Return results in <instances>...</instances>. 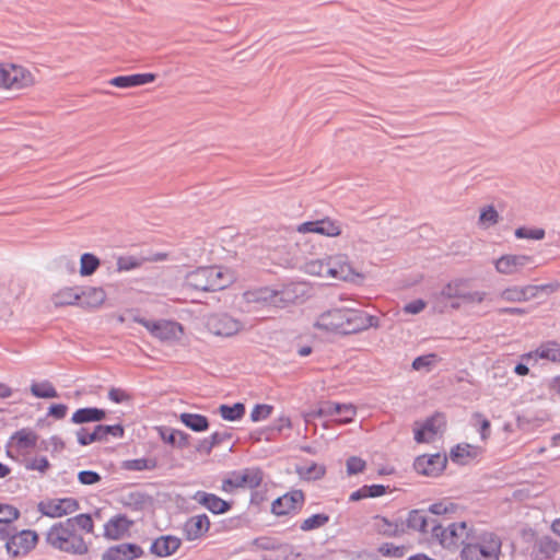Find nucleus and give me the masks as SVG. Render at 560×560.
Instances as JSON below:
<instances>
[{
	"mask_svg": "<svg viewBox=\"0 0 560 560\" xmlns=\"http://www.w3.org/2000/svg\"><path fill=\"white\" fill-rule=\"evenodd\" d=\"M179 419L187 428L195 432H203L209 428V421L202 415L184 412L179 416Z\"/></svg>",
	"mask_w": 560,
	"mask_h": 560,
	"instance_id": "f704fd0d",
	"label": "nucleus"
},
{
	"mask_svg": "<svg viewBox=\"0 0 560 560\" xmlns=\"http://www.w3.org/2000/svg\"><path fill=\"white\" fill-rule=\"evenodd\" d=\"M533 261L530 256L526 255H503L495 260V270L502 275H513L521 271Z\"/></svg>",
	"mask_w": 560,
	"mask_h": 560,
	"instance_id": "aec40b11",
	"label": "nucleus"
},
{
	"mask_svg": "<svg viewBox=\"0 0 560 560\" xmlns=\"http://www.w3.org/2000/svg\"><path fill=\"white\" fill-rule=\"evenodd\" d=\"M557 542L552 541L549 538H545L540 540V551L546 553V556L550 557L552 553L557 551Z\"/></svg>",
	"mask_w": 560,
	"mask_h": 560,
	"instance_id": "338daca9",
	"label": "nucleus"
},
{
	"mask_svg": "<svg viewBox=\"0 0 560 560\" xmlns=\"http://www.w3.org/2000/svg\"><path fill=\"white\" fill-rule=\"evenodd\" d=\"M220 416L228 421L240 420L245 413V406L242 402H236L233 406L221 405L219 407Z\"/></svg>",
	"mask_w": 560,
	"mask_h": 560,
	"instance_id": "4c0bfd02",
	"label": "nucleus"
},
{
	"mask_svg": "<svg viewBox=\"0 0 560 560\" xmlns=\"http://www.w3.org/2000/svg\"><path fill=\"white\" fill-rule=\"evenodd\" d=\"M454 510L453 504L446 502H438L429 508V512L433 515H443Z\"/></svg>",
	"mask_w": 560,
	"mask_h": 560,
	"instance_id": "e2e57ef3",
	"label": "nucleus"
},
{
	"mask_svg": "<svg viewBox=\"0 0 560 560\" xmlns=\"http://www.w3.org/2000/svg\"><path fill=\"white\" fill-rule=\"evenodd\" d=\"M180 545V539L175 536H161L151 544L150 552L156 557L165 558L174 555Z\"/></svg>",
	"mask_w": 560,
	"mask_h": 560,
	"instance_id": "5701e85b",
	"label": "nucleus"
},
{
	"mask_svg": "<svg viewBox=\"0 0 560 560\" xmlns=\"http://www.w3.org/2000/svg\"><path fill=\"white\" fill-rule=\"evenodd\" d=\"M515 236L517 238L542 240L545 231L542 229L518 228L515 230Z\"/></svg>",
	"mask_w": 560,
	"mask_h": 560,
	"instance_id": "603ef678",
	"label": "nucleus"
},
{
	"mask_svg": "<svg viewBox=\"0 0 560 560\" xmlns=\"http://www.w3.org/2000/svg\"><path fill=\"white\" fill-rule=\"evenodd\" d=\"M33 74L21 66L0 63V88L22 90L34 84Z\"/></svg>",
	"mask_w": 560,
	"mask_h": 560,
	"instance_id": "423d86ee",
	"label": "nucleus"
},
{
	"mask_svg": "<svg viewBox=\"0 0 560 560\" xmlns=\"http://www.w3.org/2000/svg\"><path fill=\"white\" fill-rule=\"evenodd\" d=\"M192 500L214 514L225 513L231 509V504L228 501L205 491H197L194 494Z\"/></svg>",
	"mask_w": 560,
	"mask_h": 560,
	"instance_id": "b1692460",
	"label": "nucleus"
},
{
	"mask_svg": "<svg viewBox=\"0 0 560 560\" xmlns=\"http://www.w3.org/2000/svg\"><path fill=\"white\" fill-rule=\"evenodd\" d=\"M31 392L38 398H56L58 393L49 382L35 383L31 386Z\"/></svg>",
	"mask_w": 560,
	"mask_h": 560,
	"instance_id": "37998d69",
	"label": "nucleus"
},
{
	"mask_svg": "<svg viewBox=\"0 0 560 560\" xmlns=\"http://www.w3.org/2000/svg\"><path fill=\"white\" fill-rule=\"evenodd\" d=\"M480 453V447L470 444H458L451 451V459L459 464H466V458H475Z\"/></svg>",
	"mask_w": 560,
	"mask_h": 560,
	"instance_id": "c9c22d12",
	"label": "nucleus"
},
{
	"mask_svg": "<svg viewBox=\"0 0 560 560\" xmlns=\"http://www.w3.org/2000/svg\"><path fill=\"white\" fill-rule=\"evenodd\" d=\"M234 280L233 275L221 267H202L185 278V285L197 291H220L229 287Z\"/></svg>",
	"mask_w": 560,
	"mask_h": 560,
	"instance_id": "20e7f679",
	"label": "nucleus"
},
{
	"mask_svg": "<svg viewBox=\"0 0 560 560\" xmlns=\"http://www.w3.org/2000/svg\"><path fill=\"white\" fill-rule=\"evenodd\" d=\"M329 521V516L327 514L320 513V514H314L307 518H305L302 524L300 525V528L303 532L313 530L316 528H319L324 525H326Z\"/></svg>",
	"mask_w": 560,
	"mask_h": 560,
	"instance_id": "a18cd8bd",
	"label": "nucleus"
},
{
	"mask_svg": "<svg viewBox=\"0 0 560 560\" xmlns=\"http://www.w3.org/2000/svg\"><path fill=\"white\" fill-rule=\"evenodd\" d=\"M472 526H468L466 522L451 523L447 526H443L436 521H432V536L439 540L444 548H459L466 546L471 532Z\"/></svg>",
	"mask_w": 560,
	"mask_h": 560,
	"instance_id": "39448f33",
	"label": "nucleus"
},
{
	"mask_svg": "<svg viewBox=\"0 0 560 560\" xmlns=\"http://www.w3.org/2000/svg\"><path fill=\"white\" fill-rule=\"evenodd\" d=\"M425 306H427V303L423 300L418 299V300L407 303L404 306V312L407 314L416 315V314L421 313L425 308Z\"/></svg>",
	"mask_w": 560,
	"mask_h": 560,
	"instance_id": "680f3d73",
	"label": "nucleus"
},
{
	"mask_svg": "<svg viewBox=\"0 0 560 560\" xmlns=\"http://www.w3.org/2000/svg\"><path fill=\"white\" fill-rule=\"evenodd\" d=\"M19 511L9 504H0V524H4V527L8 526L11 522L15 521L19 517Z\"/></svg>",
	"mask_w": 560,
	"mask_h": 560,
	"instance_id": "8fccbe9b",
	"label": "nucleus"
},
{
	"mask_svg": "<svg viewBox=\"0 0 560 560\" xmlns=\"http://www.w3.org/2000/svg\"><path fill=\"white\" fill-rule=\"evenodd\" d=\"M468 285L466 279H455L445 284L442 290L433 296V310L438 313H444L446 307V301L448 300H460L462 291L464 287Z\"/></svg>",
	"mask_w": 560,
	"mask_h": 560,
	"instance_id": "4468645a",
	"label": "nucleus"
},
{
	"mask_svg": "<svg viewBox=\"0 0 560 560\" xmlns=\"http://www.w3.org/2000/svg\"><path fill=\"white\" fill-rule=\"evenodd\" d=\"M207 325L212 334L222 337L234 336L243 329V324L229 314L211 315L207 320Z\"/></svg>",
	"mask_w": 560,
	"mask_h": 560,
	"instance_id": "9b49d317",
	"label": "nucleus"
},
{
	"mask_svg": "<svg viewBox=\"0 0 560 560\" xmlns=\"http://www.w3.org/2000/svg\"><path fill=\"white\" fill-rule=\"evenodd\" d=\"M476 424H479V431L482 440H486L490 434V422L486 418L482 417L481 413H475L472 416Z\"/></svg>",
	"mask_w": 560,
	"mask_h": 560,
	"instance_id": "052dcab7",
	"label": "nucleus"
},
{
	"mask_svg": "<svg viewBox=\"0 0 560 560\" xmlns=\"http://www.w3.org/2000/svg\"><path fill=\"white\" fill-rule=\"evenodd\" d=\"M38 536L33 530H22L9 537L5 548L12 557L24 556L30 552L37 542Z\"/></svg>",
	"mask_w": 560,
	"mask_h": 560,
	"instance_id": "ddd939ff",
	"label": "nucleus"
},
{
	"mask_svg": "<svg viewBox=\"0 0 560 560\" xmlns=\"http://www.w3.org/2000/svg\"><path fill=\"white\" fill-rule=\"evenodd\" d=\"M432 521L436 520L430 517L424 510H412L407 517V526L424 534L432 533Z\"/></svg>",
	"mask_w": 560,
	"mask_h": 560,
	"instance_id": "cd10ccee",
	"label": "nucleus"
},
{
	"mask_svg": "<svg viewBox=\"0 0 560 560\" xmlns=\"http://www.w3.org/2000/svg\"><path fill=\"white\" fill-rule=\"evenodd\" d=\"M106 416V412L103 409L90 407V408H81L78 409L71 418V421L75 424L88 423V422H98L103 420Z\"/></svg>",
	"mask_w": 560,
	"mask_h": 560,
	"instance_id": "72a5a7b5",
	"label": "nucleus"
},
{
	"mask_svg": "<svg viewBox=\"0 0 560 560\" xmlns=\"http://www.w3.org/2000/svg\"><path fill=\"white\" fill-rule=\"evenodd\" d=\"M262 481V474L259 469H244L231 472L222 481V491L233 492L235 489H255Z\"/></svg>",
	"mask_w": 560,
	"mask_h": 560,
	"instance_id": "0eeeda50",
	"label": "nucleus"
},
{
	"mask_svg": "<svg viewBox=\"0 0 560 560\" xmlns=\"http://www.w3.org/2000/svg\"><path fill=\"white\" fill-rule=\"evenodd\" d=\"M210 527V521L206 514L196 515L188 518L183 527L187 540H196L202 537Z\"/></svg>",
	"mask_w": 560,
	"mask_h": 560,
	"instance_id": "412c9836",
	"label": "nucleus"
},
{
	"mask_svg": "<svg viewBox=\"0 0 560 560\" xmlns=\"http://www.w3.org/2000/svg\"><path fill=\"white\" fill-rule=\"evenodd\" d=\"M304 493L301 490H293L278 498L272 502L271 511L276 515H287L302 508Z\"/></svg>",
	"mask_w": 560,
	"mask_h": 560,
	"instance_id": "f3484780",
	"label": "nucleus"
},
{
	"mask_svg": "<svg viewBox=\"0 0 560 560\" xmlns=\"http://www.w3.org/2000/svg\"><path fill=\"white\" fill-rule=\"evenodd\" d=\"M243 299L247 304L270 305L276 307L275 289L269 287L245 291Z\"/></svg>",
	"mask_w": 560,
	"mask_h": 560,
	"instance_id": "a878e982",
	"label": "nucleus"
},
{
	"mask_svg": "<svg viewBox=\"0 0 560 560\" xmlns=\"http://www.w3.org/2000/svg\"><path fill=\"white\" fill-rule=\"evenodd\" d=\"M498 221H499L498 211L492 206H487L480 212L478 224L483 229H488V228L497 224Z\"/></svg>",
	"mask_w": 560,
	"mask_h": 560,
	"instance_id": "c03bdc74",
	"label": "nucleus"
},
{
	"mask_svg": "<svg viewBox=\"0 0 560 560\" xmlns=\"http://www.w3.org/2000/svg\"><path fill=\"white\" fill-rule=\"evenodd\" d=\"M364 468H365V462L363 459H361L360 457L352 456V457L348 458L347 472L349 475L359 474V472L363 471Z\"/></svg>",
	"mask_w": 560,
	"mask_h": 560,
	"instance_id": "4d7b16f0",
	"label": "nucleus"
},
{
	"mask_svg": "<svg viewBox=\"0 0 560 560\" xmlns=\"http://www.w3.org/2000/svg\"><path fill=\"white\" fill-rule=\"evenodd\" d=\"M78 479L82 485L91 486L101 480V476L96 471L82 470L78 475Z\"/></svg>",
	"mask_w": 560,
	"mask_h": 560,
	"instance_id": "bf43d9fd",
	"label": "nucleus"
},
{
	"mask_svg": "<svg viewBox=\"0 0 560 560\" xmlns=\"http://www.w3.org/2000/svg\"><path fill=\"white\" fill-rule=\"evenodd\" d=\"M348 412L357 415V407L352 404H338L332 401H323L318 407L305 415V422H310L315 418H327Z\"/></svg>",
	"mask_w": 560,
	"mask_h": 560,
	"instance_id": "dca6fc26",
	"label": "nucleus"
},
{
	"mask_svg": "<svg viewBox=\"0 0 560 560\" xmlns=\"http://www.w3.org/2000/svg\"><path fill=\"white\" fill-rule=\"evenodd\" d=\"M272 406L270 405H256L250 412V419L254 422H258L267 419L272 412Z\"/></svg>",
	"mask_w": 560,
	"mask_h": 560,
	"instance_id": "5fc2aeb1",
	"label": "nucleus"
},
{
	"mask_svg": "<svg viewBox=\"0 0 560 560\" xmlns=\"http://www.w3.org/2000/svg\"><path fill=\"white\" fill-rule=\"evenodd\" d=\"M136 322L144 326L154 337L162 341L178 339L183 332L182 326L172 320L150 322L144 318H137Z\"/></svg>",
	"mask_w": 560,
	"mask_h": 560,
	"instance_id": "6e6552de",
	"label": "nucleus"
},
{
	"mask_svg": "<svg viewBox=\"0 0 560 560\" xmlns=\"http://www.w3.org/2000/svg\"><path fill=\"white\" fill-rule=\"evenodd\" d=\"M12 440L15 441L19 448H30L36 445L37 435L31 430L23 429L18 431Z\"/></svg>",
	"mask_w": 560,
	"mask_h": 560,
	"instance_id": "ea45409f",
	"label": "nucleus"
},
{
	"mask_svg": "<svg viewBox=\"0 0 560 560\" xmlns=\"http://www.w3.org/2000/svg\"><path fill=\"white\" fill-rule=\"evenodd\" d=\"M300 477L307 479V480H317L320 479L325 472L326 468L323 465H318L316 463H312L308 466H301L296 469Z\"/></svg>",
	"mask_w": 560,
	"mask_h": 560,
	"instance_id": "58836bf2",
	"label": "nucleus"
},
{
	"mask_svg": "<svg viewBox=\"0 0 560 560\" xmlns=\"http://www.w3.org/2000/svg\"><path fill=\"white\" fill-rule=\"evenodd\" d=\"M487 295L483 291H469L467 285L462 291L460 301L466 305H478L485 302Z\"/></svg>",
	"mask_w": 560,
	"mask_h": 560,
	"instance_id": "49530a36",
	"label": "nucleus"
},
{
	"mask_svg": "<svg viewBox=\"0 0 560 560\" xmlns=\"http://www.w3.org/2000/svg\"><path fill=\"white\" fill-rule=\"evenodd\" d=\"M79 510V502L73 498L50 499L38 504V511L49 517H62Z\"/></svg>",
	"mask_w": 560,
	"mask_h": 560,
	"instance_id": "f8f14e48",
	"label": "nucleus"
},
{
	"mask_svg": "<svg viewBox=\"0 0 560 560\" xmlns=\"http://www.w3.org/2000/svg\"><path fill=\"white\" fill-rule=\"evenodd\" d=\"M108 397L116 404H120L129 398V396L119 388H112L108 393Z\"/></svg>",
	"mask_w": 560,
	"mask_h": 560,
	"instance_id": "774afa93",
	"label": "nucleus"
},
{
	"mask_svg": "<svg viewBox=\"0 0 560 560\" xmlns=\"http://www.w3.org/2000/svg\"><path fill=\"white\" fill-rule=\"evenodd\" d=\"M100 267V259L90 253H85L80 258V273L81 276H91Z\"/></svg>",
	"mask_w": 560,
	"mask_h": 560,
	"instance_id": "a19ab883",
	"label": "nucleus"
},
{
	"mask_svg": "<svg viewBox=\"0 0 560 560\" xmlns=\"http://www.w3.org/2000/svg\"><path fill=\"white\" fill-rule=\"evenodd\" d=\"M447 458L445 455L433 454L419 456L415 462L416 470L424 476H438L445 468Z\"/></svg>",
	"mask_w": 560,
	"mask_h": 560,
	"instance_id": "a211bd4d",
	"label": "nucleus"
},
{
	"mask_svg": "<svg viewBox=\"0 0 560 560\" xmlns=\"http://www.w3.org/2000/svg\"><path fill=\"white\" fill-rule=\"evenodd\" d=\"M77 438H78V442L81 445H89L96 441H104L101 431H98V425H96L94 428L93 432H91V433L88 432L86 429L81 428L80 430L77 431Z\"/></svg>",
	"mask_w": 560,
	"mask_h": 560,
	"instance_id": "de8ad7c7",
	"label": "nucleus"
},
{
	"mask_svg": "<svg viewBox=\"0 0 560 560\" xmlns=\"http://www.w3.org/2000/svg\"><path fill=\"white\" fill-rule=\"evenodd\" d=\"M372 528L384 536H396L404 530V524L392 522L384 516L376 515L372 520Z\"/></svg>",
	"mask_w": 560,
	"mask_h": 560,
	"instance_id": "7c9ffc66",
	"label": "nucleus"
},
{
	"mask_svg": "<svg viewBox=\"0 0 560 560\" xmlns=\"http://www.w3.org/2000/svg\"><path fill=\"white\" fill-rule=\"evenodd\" d=\"M308 294V288L304 282H292L281 289H275L276 307L283 308L290 304L303 301Z\"/></svg>",
	"mask_w": 560,
	"mask_h": 560,
	"instance_id": "9d476101",
	"label": "nucleus"
},
{
	"mask_svg": "<svg viewBox=\"0 0 560 560\" xmlns=\"http://www.w3.org/2000/svg\"><path fill=\"white\" fill-rule=\"evenodd\" d=\"M548 287L549 285H525V287H521L522 292H524V302L528 301L530 299L536 298L537 293L540 290H544V289H546Z\"/></svg>",
	"mask_w": 560,
	"mask_h": 560,
	"instance_id": "69168bd1",
	"label": "nucleus"
},
{
	"mask_svg": "<svg viewBox=\"0 0 560 560\" xmlns=\"http://www.w3.org/2000/svg\"><path fill=\"white\" fill-rule=\"evenodd\" d=\"M502 540L491 532L474 529L460 551L462 560H499Z\"/></svg>",
	"mask_w": 560,
	"mask_h": 560,
	"instance_id": "7ed1b4c3",
	"label": "nucleus"
},
{
	"mask_svg": "<svg viewBox=\"0 0 560 560\" xmlns=\"http://www.w3.org/2000/svg\"><path fill=\"white\" fill-rule=\"evenodd\" d=\"M49 462L46 457H35L30 459L25 467L30 470H38L40 472H45L49 468Z\"/></svg>",
	"mask_w": 560,
	"mask_h": 560,
	"instance_id": "6e6d98bb",
	"label": "nucleus"
},
{
	"mask_svg": "<svg viewBox=\"0 0 560 560\" xmlns=\"http://www.w3.org/2000/svg\"><path fill=\"white\" fill-rule=\"evenodd\" d=\"M132 522L126 516L116 515L104 525V536L110 540L122 538L131 527Z\"/></svg>",
	"mask_w": 560,
	"mask_h": 560,
	"instance_id": "393cba45",
	"label": "nucleus"
},
{
	"mask_svg": "<svg viewBox=\"0 0 560 560\" xmlns=\"http://www.w3.org/2000/svg\"><path fill=\"white\" fill-rule=\"evenodd\" d=\"M55 306L74 305L80 302V288H62L51 296Z\"/></svg>",
	"mask_w": 560,
	"mask_h": 560,
	"instance_id": "473e14b6",
	"label": "nucleus"
},
{
	"mask_svg": "<svg viewBox=\"0 0 560 560\" xmlns=\"http://www.w3.org/2000/svg\"><path fill=\"white\" fill-rule=\"evenodd\" d=\"M154 73H137L130 75H119L110 79L108 83L116 88L128 89L151 83L155 80Z\"/></svg>",
	"mask_w": 560,
	"mask_h": 560,
	"instance_id": "bb28decb",
	"label": "nucleus"
},
{
	"mask_svg": "<svg viewBox=\"0 0 560 560\" xmlns=\"http://www.w3.org/2000/svg\"><path fill=\"white\" fill-rule=\"evenodd\" d=\"M160 438L167 444L184 448L189 444V435L183 431L166 427L156 428Z\"/></svg>",
	"mask_w": 560,
	"mask_h": 560,
	"instance_id": "c756f323",
	"label": "nucleus"
},
{
	"mask_svg": "<svg viewBox=\"0 0 560 560\" xmlns=\"http://www.w3.org/2000/svg\"><path fill=\"white\" fill-rule=\"evenodd\" d=\"M327 267L329 270V278L339 279L343 281H354L362 276L353 269L346 255H335L327 257Z\"/></svg>",
	"mask_w": 560,
	"mask_h": 560,
	"instance_id": "2eb2a0df",
	"label": "nucleus"
},
{
	"mask_svg": "<svg viewBox=\"0 0 560 560\" xmlns=\"http://www.w3.org/2000/svg\"><path fill=\"white\" fill-rule=\"evenodd\" d=\"M143 555L144 551L139 545L124 542L105 550L102 555V560H135Z\"/></svg>",
	"mask_w": 560,
	"mask_h": 560,
	"instance_id": "6ab92c4d",
	"label": "nucleus"
},
{
	"mask_svg": "<svg viewBox=\"0 0 560 560\" xmlns=\"http://www.w3.org/2000/svg\"><path fill=\"white\" fill-rule=\"evenodd\" d=\"M98 431H101L104 440H106V438L109 434L115 438H121L124 435V429L120 424H115V425L98 424Z\"/></svg>",
	"mask_w": 560,
	"mask_h": 560,
	"instance_id": "13d9d810",
	"label": "nucleus"
},
{
	"mask_svg": "<svg viewBox=\"0 0 560 560\" xmlns=\"http://www.w3.org/2000/svg\"><path fill=\"white\" fill-rule=\"evenodd\" d=\"M106 300L103 288L89 287L80 289V305L85 307H100Z\"/></svg>",
	"mask_w": 560,
	"mask_h": 560,
	"instance_id": "c85d7f7f",
	"label": "nucleus"
},
{
	"mask_svg": "<svg viewBox=\"0 0 560 560\" xmlns=\"http://www.w3.org/2000/svg\"><path fill=\"white\" fill-rule=\"evenodd\" d=\"M67 521H71L72 527H80L89 534L94 532V524L92 516L90 514H79L74 517L67 518Z\"/></svg>",
	"mask_w": 560,
	"mask_h": 560,
	"instance_id": "09e8293b",
	"label": "nucleus"
},
{
	"mask_svg": "<svg viewBox=\"0 0 560 560\" xmlns=\"http://www.w3.org/2000/svg\"><path fill=\"white\" fill-rule=\"evenodd\" d=\"M139 266V262L131 257H120L117 260V269L118 271H129Z\"/></svg>",
	"mask_w": 560,
	"mask_h": 560,
	"instance_id": "0e129e2a",
	"label": "nucleus"
},
{
	"mask_svg": "<svg viewBox=\"0 0 560 560\" xmlns=\"http://www.w3.org/2000/svg\"><path fill=\"white\" fill-rule=\"evenodd\" d=\"M435 361H436V355L433 353L427 354V355H421L413 360L412 368L416 371H421V370L429 371Z\"/></svg>",
	"mask_w": 560,
	"mask_h": 560,
	"instance_id": "864d4df0",
	"label": "nucleus"
},
{
	"mask_svg": "<svg viewBox=\"0 0 560 560\" xmlns=\"http://www.w3.org/2000/svg\"><path fill=\"white\" fill-rule=\"evenodd\" d=\"M500 298L506 302H524V292L521 287H511L500 293Z\"/></svg>",
	"mask_w": 560,
	"mask_h": 560,
	"instance_id": "3c124183",
	"label": "nucleus"
},
{
	"mask_svg": "<svg viewBox=\"0 0 560 560\" xmlns=\"http://www.w3.org/2000/svg\"><path fill=\"white\" fill-rule=\"evenodd\" d=\"M446 420L443 413L436 412L415 429V440L418 443H430L441 435L445 429Z\"/></svg>",
	"mask_w": 560,
	"mask_h": 560,
	"instance_id": "1a4fd4ad",
	"label": "nucleus"
},
{
	"mask_svg": "<svg viewBox=\"0 0 560 560\" xmlns=\"http://www.w3.org/2000/svg\"><path fill=\"white\" fill-rule=\"evenodd\" d=\"M46 542L54 549L73 556L88 553L89 546L71 521H62L54 524L46 533Z\"/></svg>",
	"mask_w": 560,
	"mask_h": 560,
	"instance_id": "f03ea898",
	"label": "nucleus"
},
{
	"mask_svg": "<svg viewBox=\"0 0 560 560\" xmlns=\"http://www.w3.org/2000/svg\"><path fill=\"white\" fill-rule=\"evenodd\" d=\"M522 359H542L560 363V343L555 340L542 342L536 350L523 354Z\"/></svg>",
	"mask_w": 560,
	"mask_h": 560,
	"instance_id": "4be33fe9",
	"label": "nucleus"
},
{
	"mask_svg": "<svg viewBox=\"0 0 560 560\" xmlns=\"http://www.w3.org/2000/svg\"><path fill=\"white\" fill-rule=\"evenodd\" d=\"M119 501L122 505L133 511H141L151 502L150 497L140 491H128L121 493Z\"/></svg>",
	"mask_w": 560,
	"mask_h": 560,
	"instance_id": "2f4dec72",
	"label": "nucleus"
},
{
	"mask_svg": "<svg viewBox=\"0 0 560 560\" xmlns=\"http://www.w3.org/2000/svg\"><path fill=\"white\" fill-rule=\"evenodd\" d=\"M314 326L328 332L354 334L377 326V318L352 308H332L318 316Z\"/></svg>",
	"mask_w": 560,
	"mask_h": 560,
	"instance_id": "f257e3e1",
	"label": "nucleus"
},
{
	"mask_svg": "<svg viewBox=\"0 0 560 560\" xmlns=\"http://www.w3.org/2000/svg\"><path fill=\"white\" fill-rule=\"evenodd\" d=\"M303 269L308 275L329 278L330 269L327 267V258L308 260L304 264Z\"/></svg>",
	"mask_w": 560,
	"mask_h": 560,
	"instance_id": "e433bc0d",
	"label": "nucleus"
},
{
	"mask_svg": "<svg viewBox=\"0 0 560 560\" xmlns=\"http://www.w3.org/2000/svg\"><path fill=\"white\" fill-rule=\"evenodd\" d=\"M318 234L334 237L338 236L341 233V226L338 222L326 218L323 220H318Z\"/></svg>",
	"mask_w": 560,
	"mask_h": 560,
	"instance_id": "79ce46f5",
	"label": "nucleus"
}]
</instances>
